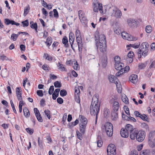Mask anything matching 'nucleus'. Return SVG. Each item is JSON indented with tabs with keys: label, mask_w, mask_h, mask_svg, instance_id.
I'll return each mask as SVG.
<instances>
[{
	"label": "nucleus",
	"mask_w": 155,
	"mask_h": 155,
	"mask_svg": "<svg viewBox=\"0 0 155 155\" xmlns=\"http://www.w3.org/2000/svg\"><path fill=\"white\" fill-rule=\"evenodd\" d=\"M98 96L96 95L93 97L90 107V114L91 115H96V123L97 117V115L100 110V104H98Z\"/></svg>",
	"instance_id": "obj_1"
},
{
	"label": "nucleus",
	"mask_w": 155,
	"mask_h": 155,
	"mask_svg": "<svg viewBox=\"0 0 155 155\" xmlns=\"http://www.w3.org/2000/svg\"><path fill=\"white\" fill-rule=\"evenodd\" d=\"M145 135V131L143 130H136L131 133L130 138L133 140L136 139L137 141L141 142L144 140Z\"/></svg>",
	"instance_id": "obj_2"
},
{
	"label": "nucleus",
	"mask_w": 155,
	"mask_h": 155,
	"mask_svg": "<svg viewBox=\"0 0 155 155\" xmlns=\"http://www.w3.org/2000/svg\"><path fill=\"white\" fill-rule=\"evenodd\" d=\"M149 46V45L147 42H143L138 50V54L141 55L142 52V55L144 57L146 56L147 55ZM140 56H141V55H140Z\"/></svg>",
	"instance_id": "obj_3"
},
{
	"label": "nucleus",
	"mask_w": 155,
	"mask_h": 155,
	"mask_svg": "<svg viewBox=\"0 0 155 155\" xmlns=\"http://www.w3.org/2000/svg\"><path fill=\"white\" fill-rule=\"evenodd\" d=\"M79 119L81 121L80 124V131L81 133L84 134L85 132L87 120V118L82 115L79 116Z\"/></svg>",
	"instance_id": "obj_4"
},
{
	"label": "nucleus",
	"mask_w": 155,
	"mask_h": 155,
	"mask_svg": "<svg viewBox=\"0 0 155 155\" xmlns=\"http://www.w3.org/2000/svg\"><path fill=\"white\" fill-rule=\"evenodd\" d=\"M95 40L96 41V44H102L106 41L105 36L103 34H101L99 35V32L96 31L95 34Z\"/></svg>",
	"instance_id": "obj_5"
},
{
	"label": "nucleus",
	"mask_w": 155,
	"mask_h": 155,
	"mask_svg": "<svg viewBox=\"0 0 155 155\" xmlns=\"http://www.w3.org/2000/svg\"><path fill=\"white\" fill-rule=\"evenodd\" d=\"M110 10L112 12L111 16L115 17L117 18H120L122 16V13L121 11L116 6H112L110 8Z\"/></svg>",
	"instance_id": "obj_6"
},
{
	"label": "nucleus",
	"mask_w": 155,
	"mask_h": 155,
	"mask_svg": "<svg viewBox=\"0 0 155 155\" xmlns=\"http://www.w3.org/2000/svg\"><path fill=\"white\" fill-rule=\"evenodd\" d=\"M107 135L110 137L112 136L113 134V126L109 122H107L104 125Z\"/></svg>",
	"instance_id": "obj_7"
},
{
	"label": "nucleus",
	"mask_w": 155,
	"mask_h": 155,
	"mask_svg": "<svg viewBox=\"0 0 155 155\" xmlns=\"http://www.w3.org/2000/svg\"><path fill=\"white\" fill-rule=\"evenodd\" d=\"M121 35L122 38L125 39L130 41H135L137 39V38L129 34L125 31L121 33Z\"/></svg>",
	"instance_id": "obj_8"
},
{
	"label": "nucleus",
	"mask_w": 155,
	"mask_h": 155,
	"mask_svg": "<svg viewBox=\"0 0 155 155\" xmlns=\"http://www.w3.org/2000/svg\"><path fill=\"white\" fill-rule=\"evenodd\" d=\"M128 25L131 28H136L139 25V22L136 19L129 18L127 20Z\"/></svg>",
	"instance_id": "obj_9"
},
{
	"label": "nucleus",
	"mask_w": 155,
	"mask_h": 155,
	"mask_svg": "<svg viewBox=\"0 0 155 155\" xmlns=\"http://www.w3.org/2000/svg\"><path fill=\"white\" fill-rule=\"evenodd\" d=\"M97 48L102 53H104L106 52L107 50V42L105 41L104 43H102V44H96Z\"/></svg>",
	"instance_id": "obj_10"
},
{
	"label": "nucleus",
	"mask_w": 155,
	"mask_h": 155,
	"mask_svg": "<svg viewBox=\"0 0 155 155\" xmlns=\"http://www.w3.org/2000/svg\"><path fill=\"white\" fill-rule=\"evenodd\" d=\"M108 79L110 82L112 83L115 84L116 85L117 88L118 87V79L114 75H110L108 76Z\"/></svg>",
	"instance_id": "obj_11"
},
{
	"label": "nucleus",
	"mask_w": 155,
	"mask_h": 155,
	"mask_svg": "<svg viewBox=\"0 0 155 155\" xmlns=\"http://www.w3.org/2000/svg\"><path fill=\"white\" fill-rule=\"evenodd\" d=\"M101 3H98V0H94L93 2V5H94L93 10L95 12H98L99 6Z\"/></svg>",
	"instance_id": "obj_12"
},
{
	"label": "nucleus",
	"mask_w": 155,
	"mask_h": 155,
	"mask_svg": "<svg viewBox=\"0 0 155 155\" xmlns=\"http://www.w3.org/2000/svg\"><path fill=\"white\" fill-rule=\"evenodd\" d=\"M127 132H129L130 136V138L131 133L136 130L133 128V127L132 125L130 124H127L125 126V129Z\"/></svg>",
	"instance_id": "obj_13"
},
{
	"label": "nucleus",
	"mask_w": 155,
	"mask_h": 155,
	"mask_svg": "<svg viewBox=\"0 0 155 155\" xmlns=\"http://www.w3.org/2000/svg\"><path fill=\"white\" fill-rule=\"evenodd\" d=\"M76 38L77 42L78 44L79 51H82V49L83 44L81 36L76 37Z\"/></svg>",
	"instance_id": "obj_14"
},
{
	"label": "nucleus",
	"mask_w": 155,
	"mask_h": 155,
	"mask_svg": "<svg viewBox=\"0 0 155 155\" xmlns=\"http://www.w3.org/2000/svg\"><path fill=\"white\" fill-rule=\"evenodd\" d=\"M124 66V64L121 62L115 63L114 65L115 68L117 70H123Z\"/></svg>",
	"instance_id": "obj_15"
},
{
	"label": "nucleus",
	"mask_w": 155,
	"mask_h": 155,
	"mask_svg": "<svg viewBox=\"0 0 155 155\" xmlns=\"http://www.w3.org/2000/svg\"><path fill=\"white\" fill-rule=\"evenodd\" d=\"M116 150L115 146L113 144H110L107 148V153L116 152Z\"/></svg>",
	"instance_id": "obj_16"
},
{
	"label": "nucleus",
	"mask_w": 155,
	"mask_h": 155,
	"mask_svg": "<svg viewBox=\"0 0 155 155\" xmlns=\"http://www.w3.org/2000/svg\"><path fill=\"white\" fill-rule=\"evenodd\" d=\"M134 55V53L132 51H130L128 53L126 58L127 61H128L129 63H131L133 61V57Z\"/></svg>",
	"instance_id": "obj_17"
},
{
	"label": "nucleus",
	"mask_w": 155,
	"mask_h": 155,
	"mask_svg": "<svg viewBox=\"0 0 155 155\" xmlns=\"http://www.w3.org/2000/svg\"><path fill=\"white\" fill-rule=\"evenodd\" d=\"M137 76L136 74H132L129 78V80L132 83L135 84L137 82Z\"/></svg>",
	"instance_id": "obj_18"
},
{
	"label": "nucleus",
	"mask_w": 155,
	"mask_h": 155,
	"mask_svg": "<svg viewBox=\"0 0 155 155\" xmlns=\"http://www.w3.org/2000/svg\"><path fill=\"white\" fill-rule=\"evenodd\" d=\"M120 134L122 137H127L129 135L128 132H127L124 128H122L120 131Z\"/></svg>",
	"instance_id": "obj_19"
},
{
	"label": "nucleus",
	"mask_w": 155,
	"mask_h": 155,
	"mask_svg": "<svg viewBox=\"0 0 155 155\" xmlns=\"http://www.w3.org/2000/svg\"><path fill=\"white\" fill-rule=\"evenodd\" d=\"M120 107L119 103L116 101H114L113 102V107L114 112L117 111Z\"/></svg>",
	"instance_id": "obj_20"
},
{
	"label": "nucleus",
	"mask_w": 155,
	"mask_h": 155,
	"mask_svg": "<svg viewBox=\"0 0 155 155\" xmlns=\"http://www.w3.org/2000/svg\"><path fill=\"white\" fill-rule=\"evenodd\" d=\"M60 91V89L57 88L55 89L54 93L52 94V98L53 100H55L56 98L58 96L59 93Z\"/></svg>",
	"instance_id": "obj_21"
},
{
	"label": "nucleus",
	"mask_w": 155,
	"mask_h": 155,
	"mask_svg": "<svg viewBox=\"0 0 155 155\" xmlns=\"http://www.w3.org/2000/svg\"><path fill=\"white\" fill-rule=\"evenodd\" d=\"M68 40L67 37L66 36H64L62 39V42L64 44L66 48H68L69 47V45L68 44Z\"/></svg>",
	"instance_id": "obj_22"
},
{
	"label": "nucleus",
	"mask_w": 155,
	"mask_h": 155,
	"mask_svg": "<svg viewBox=\"0 0 155 155\" xmlns=\"http://www.w3.org/2000/svg\"><path fill=\"white\" fill-rule=\"evenodd\" d=\"M97 146L98 147H101L102 146L103 144V142L101 137L98 135L97 137Z\"/></svg>",
	"instance_id": "obj_23"
},
{
	"label": "nucleus",
	"mask_w": 155,
	"mask_h": 155,
	"mask_svg": "<svg viewBox=\"0 0 155 155\" xmlns=\"http://www.w3.org/2000/svg\"><path fill=\"white\" fill-rule=\"evenodd\" d=\"M5 24L6 25H8L10 24L14 25V21L12 20H10L8 18H5L4 19Z\"/></svg>",
	"instance_id": "obj_24"
},
{
	"label": "nucleus",
	"mask_w": 155,
	"mask_h": 155,
	"mask_svg": "<svg viewBox=\"0 0 155 155\" xmlns=\"http://www.w3.org/2000/svg\"><path fill=\"white\" fill-rule=\"evenodd\" d=\"M23 110L24 115L26 117H28L29 116L30 114L29 111L28 109L27 108L25 107L23 108Z\"/></svg>",
	"instance_id": "obj_25"
},
{
	"label": "nucleus",
	"mask_w": 155,
	"mask_h": 155,
	"mask_svg": "<svg viewBox=\"0 0 155 155\" xmlns=\"http://www.w3.org/2000/svg\"><path fill=\"white\" fill-rule=\"evenodd\" d=\"M69 41L70 43H73L74 41V34L72 32H71L69 34Z\"/></svg>",
	"instance_id": "obj_26"
},
{
	"label": "nucleus",
	"mask_w": 155,
	"mask_h": 155,
	"mask_svg": "<svg viewBox=\"0 0 155 155\" xmlns=\"http://www.w3.org/2000/svg\"><path fill=\"white\" fill-rule=\"evenodd\" d=\"M58 69L60 70L61 71H67V69L64 67V65L61 64L59 62L58 63Z\"/></svg>",
	"instance_id": "obj_27"
},
{
	"label": "nucleus",
	"mask_w": 155,
	"mask_h": 155,
	"mask_svg": "<svg viewBox=\"0 0 155 155\" xmlns=\"http://www.w3.org/2000/svg\"><path fill=\"white\" fill-rule=\"evenodd\" d=\"M111 117L113 120H116L118 118V115L116 112H113L111 114Z\"/></svg>",
	"instance_id": "obj_28"
},
{
	"label": "nucleus",
	"mask_w": 155,
	"mask_h": 155,
	"mask_svg": "<svg viewBox=\"0 0 155 155\" xmlns=\"http://www.w3.org/2000/svg\"><path fill=\"white\" fill-rule=\"evenodd\" d=\"M140 45V43L139 42L137 44L135 43L133 44H130L129 45H127V46L132 47L134 48H139Z\"/></svg>",
	"instance_id": "obj_29"
},
{
	"label": "nucleus",
	"mask_w": 155,
	"mask_h": 155,
	"mask_svg": "<svg viewBox=\"0 0 155 155\" xmlns=\"http://www.w3.org/2000/svg\"><path fill=\"white\" fill-rule=\"evenodd\" d=\"M30 8L29 5H28L24 9V15L25 16L28 13Z\"/></svg>",
	"instance_id": "obj_30"
},
{
	"label": "nucleus",
	"mask_w": 155,
	"mask_h": 155,
	"mask_svg": "<svg viewBox=\"0 0 155 155\" xmlns=\"http://www.w3.org/2000/svg\"><path fill=\"white\" fill-rule=\"evenodd\" d=\"M73 63L74 64V65L73 66L74 69L76 70H78L79 69V67L77 61H74L72 62V64Z\"/></svg>",
	"instance_id": "obj_31"
},
{
	"label": "nucleus",
	"mask_w": 155,
	"mask_h": 155,
	"mask_svg": "<svg viewBox=\"0 0 155 155\" xmlns=\"http://www.w3.org/2000/svg\"><path fill=\"white\" fill-rule=\"evenodd\" d=\"M122 101L126 104H129V100L127 97L126 95L122 96Z\"/></svg>",
	"instance_id": "obj_32"
},
{
	"label": "nucleus",
	"mask_w": 155,
	"mask_h": 155,
	"mask_svg": "<svg viewBox=\"0 0 155 155\" xmlns=\"http://www.w3.org/2000/svg\"><path fill=\"white\" fill-rule=\"evenodd\" d=\"M150 152L149 150H145L142 151L140 155H150Z\"/></svg>",
	"instance_id": "obj_33"
},
{
	"label": "nucleus",
	"mask_w": 155,
	"mask_h": 155,
	"mask_svg": "<svg viewBox=\"0 0 155 155\" xmlns=\"http://www.w3.org/2000/svg\"><path fill=\"white\" fill-rule=\"evenodd\" d=\"M51 39V37H48L47 38L46 41L45 43L47 44L48 46H49L51 45L52 42Z\"/></svg>",
	"instance_id": "obj_34"
},
{
	"label": "nucleus",
	"mask_w": 155,
	"mask_h": 155,
	"mask_svg": "<svg viewBox=\"0 0 155 155\" xmlns=\"http://www.w3.org/2000/svg\"><path fill=\"white\" fill-rule=\"evenodd\" d=\"M1 75L3 78L6 77L8 75V73L6 70H2L1 71Z\"/></svg>",
	"instance_id": "obj_35"
},
{
	"label": "nucleus",
	"mask_w": 155,
	"mask_h": 155,
	"mask_svg": "<svg viewBox=\"0 0 155 155\" xmlns=\"http://www.w3.org/2000/svg\"><path fill=\"white\" fill-rule=\"evenodd\" d=\"M60 94L61 96L64 97L67 95V93L65 90L62 89L60 91Z\"/></svg>",
	"instance_id": "obj_36"
},
{
	"label": "nucleus",
	"mask_w": 155,
	"mask_h": 155,
	"mask_svg": "<svg viewBox=\"0 0 155 155\" xmlns=\"http://www.w3.org/2000/svg\"><path fill=\"white\" fill-rule=\"evenodd\" d=\"M140 118L142 120L147 121H148V119L147 116L144 114H143L140 115Z\"/></svg>",
	"instance_id": "obj_37"
},
{
	"label": "nucleus",
	"mask_w": 155,
	"mask_h": 155,
	"mask_svg": "<svg viewBox=\"0 0 155 155\" xmlns=\"http://www.w3.org/2000/svg\"><path fill=\"white\" fill-rule=\"evenodd\" d=\"M152 31V28L150 25H147L146 26V31L148 33H150Z\"/></svg>",
	"instance_id": "obj_38"
},
{
	"label": "nucleus",
	"mask_w": 155,
	"mask_h": 155,
	"mask_svg": "<svg viewBox=\"0 0 155 155\" xmlns=\"http://www.w3.org/2000/svg\"><path fill=\"white\" fill-rule=\"evenodd\" d=\"M147 64L146 63L139 64L138 65V68L140 69H142L146 67Z\"/></svg>",
	"instance_id": "obj_39"
},
{
	"label": "nucleus",
	"mask_w": 155,
	"mask_h": 155,
	"mask_svg": "<svg viewBox=\"0 0 155 155\" xmlns=\"http://www.w3.org/2000/svg\"><path fill=\"white\" fill-rule=\"evenodd\" d=\"M54 86L55 87H60L61 86V82L58 81H56L54 83Z\"/></svg>",
	"instance_id": "obj_40"
},
{
	"label": "nucleus",
	"mask_w": 155,
	"mask_h": 155,
	"mask_svg": "<svg viewBox=\"0 0 155 155\" xmlns=\"http://www.w3.org/2000/svg\"><path fill=\"white\" fill-rule=\"evenodd\" d=\"M78 120L76 119L75 121L72 122L69 124V127H71L76 125L78 123Z\"/></svg>",
	"instance_id": "obj_41"
},
{
	"label": "nucleus",
	"mask_w": 155,
	"mask_h": 155,
	"mask_svg": "<svg viewBox=\"0 0 155 155\" xmlns=\"http://www.w3.org/2000/svg\"><path fill=\"white\" fill-rule=\"evenodd\" d=\"M21 23L22 24L23 27H27L29 25L28 21V20H26L22 21L21 22Z\"/></svg>",
	"instance_id": "obj_42"
},
{
	"label": "nucleus",
	"mask_w": 155,
	"mask_h": 155,
	"mask_svg": "<svg viewBox=\"0 0 155 155\" xmlns=\"http://www.w3.org/2000/svg\"><path fill=\"white\" fill-rule=\"evenodd\" d=\"M54 90V87L53 85L51 86L49 88L48 91V94L50 95H51L52 94V93Z\"/></svg>",
	"instance_id": "obj_43"
},
{
	"label": "nucleus",
	"mask_w": 155,
	"mask_h": 155,
	"mask_svg": "<svg viewBox=\"0 0 155 155\" xmlns=\"http://www.w3.org/2000/svg\"><path fill=\"white\" fill-rule=\"evenodd\" d=\"M18 35L15 34H12L11 35V38L14 41L16 40L17 38L18 37Z\"/></svg>",
	"instance_id": "obj_44"
},
{
	"label": "nucleus",
	"mask_w": 155,
	"mask_h": 155,
	"mask_svg": "<svg viewBox=\"0 0 155 155\" xmlns=\"http://www.w3.org/2000/svg\"><path fill=\"white\" fill-rule=\"evenodd\" d=\"M26 130L28 133L31 135L34 132V130L33 129H31L30 128H26Z\"/></svg>",
	"instance_id": "obj_45"
},
{
	"label": "nucleus",
	"mask_w": 155,
	"mask_h": 155,
	"mask_svg": "<svg viewBox=\"0 0 155 155\" xmlns=\"http://www.w3.org/2000/svg\"><path fill=\"white\" fill-rule=\"evenodd\" d=\"M143 127L145 128L147 130L149 131V127L148 125L145 123H143L142 124Z\"/></svg>",
	"instance_id": "obj_46"
},
{
	"label": "nucleus",
	"mask_w": 155,
	"mask_h": 155,
	"mask_svg": "<svg viewBox=\"0 0 155 155\" xmlns=\"http://www.w3.org/2000/svg\"><path fill=\"white\" fill-rule=\"evenodd\" d=\"M80 90L78 87H75V95H79L80 94Z\"/></svg>",
	"instance_id": "obj_47"
},
{
	"label": "nucleus",
	"mask_w": 155,
	"mask_h": 155,
	"mask_svg": "<svg viewBox=\"0 0 155 155\" xmlns=\"http://www.w3.org/2000/svg\"><path fill=\"white\" fill-rule=\"evenodd\" d=\"M38 146L40 147L41 148H42L43 147V142L41 140L40 138L39 137L38 138Z\"/></svg>",
	"instance_id": "obj_48"
},
{
	"label": "nucleus",
	"mask_w": 155,
	"mask_h": 155,
	"mask_svg": "<svg viewBox=\"0 0 155 155\" xmlns=\"http://www.w3.org/2000/svg\"><path fill=\"white\" fill-rule=\"evenodd\" d=\"M102 64L104 68H105L106 67L107 64V61L106 59H104L102 60Z\"/></svg>",
	"instance_id": "obj_49"
},
{
	"label": "nucleus",
	"mask_w": 155,
	"mask_h": 155,
	"mask_svg": "<svg viewBox=\"0 0 155 155\" xmlns=\"http://www.w3.org/2000/svg\"><path fill=\"white\" fill-rule=\"evenodd\" d=\"M45 113V114L47 115L49 119H50V111L48 110H46L44 111Z\"/></svg>",
	"instance_id": "obj_50"
},
{
	"label": "nucleus",
	"mask_w": 155,
	"mask_h": 155,
	"mask_svg": "<svg viewBox=\"0 0 155 155\" xmlns=\"http://www.w3.org/2000/svg\"><path fill=\"white\" fill-rule=\"evenodd\" d=\"M74 97L75 101L77 103L80 104V101L79 95H75L74 96Z\"/></svg>",
	"instance_id": "obj_51"
},
{
	"label": "nucleus",
	"mask_w": 155,
	"mask_h": 155,
	"mask_svg": "<svg viewBox=\"0 0 155 155\" xmlns=\"http://www.w3.org/2000/svg\"><path fill=\"white\" fill-rule=\"evenodd\" d=\"M36 117L37 118L38 120L40 122H42L43 121L42 119V117L40 115V114L39 115H36Z\"/></svg>",
	"instance_id": "obj_52"
},
{
	"label": "nucleus",
	"mask_w": 155,
	"mask_h": 155,
	"mask_svg": "<svg viewBox=\"0 0 155 155\" xmlns=\"http://www.w3.org/2000/svg\"><path fill=\"white\" fill-rule=\"evenodd\" d=\"M120 58L118 56H115L114 58L115 63L120 62Z\"/></svg>",
	"instance_id": "obj_53"
},
{
	"label": "nucleus",
	"mask_w": 155,
	"mask_h": 155,
	"mask_svg": "<svg viewBox=\"0 0 155 155\" xmlns=\"http://www.w3.org/2000/svg\"><path fill=\"white\" fill-rule=\"evenodd\" d=\"M81 22L82 23H85L87 22V19L85 16H83L82 17L79 18Z\"/></svg>",
	"instance_id": "obj_54"
},
{
	"label": "nucleus",
	"mask_w": 155,
	"mask_h": 155,
	"mask_svg": "<svg viewBox=\"0 0 155 155\" xmlns=\"http://www.w3.org/2000/svg\"><path fill=\"white\" fill-rule=\"evenodd\" d=\"M76 134L78 138L80 140H81L82 139V134H81L78 131H76Z\"/></svg>",
	"instance_id": "obj_55"
},
{
	"label": "nucleus",
	"mask_w": 155,
	"mask_h": 155,
	"mask_svg": "<svg viewBox=\"0 0 155 155\" xmlns=\"http://www.w3.org/2000/svg\"><path fill=\"white\" fill-rule=\"evenodd\" d=\"M78 16L79 18H80L83 16H84V14L82 11L80 10L78 12Z\"/></svg>",
	"instance_id": "obj_56"
},
{
	"label": "nucleus",
	"mask_w": 155,
	"mask_h": 155,
	"mask_svg": "<svg viewBox=\"0 0 155 155\" xmlns=\"http://www.w3.org/2000/svg\"><path fill=\"white\" fill-rule=\"evenodd\" d=\"M16 94L17 96L18 100H22V97L21 96V93L20 92H19V93H16Z\"/></svg>",
	"instance_id": "obj_57"
},
{
	"label": "nucleus",
	"mask_w": 155,
	"mask_h": 155,
	"mask_svg": "<svg viewBox=\"0 0 155 155\" xmlns=\"http://www.w3.org/2000/svg\"><path fill=\"white\" fill-rule=\"evenodd\" d=\"M57 101L58 104H61L63 102V99L61 97H58L57 99Z\"/></svg>",
	"instance_id": "obj_58"
},
{
	"label": "nucleus",
	"mask_w": 155,
	"mask_h": 155,
	"mask_svg": "<svg viewBox=\"0 0 155 155\" xmlns=\"http://www.w3.org/2000/svg\"><path fill=\"white\" fill-rule=\"evenodd\" d=\"M54 12V16L55 17L58 18V14L56 9H54L53 10Z\"/></svg>",
	"instance_id": "obj_59"
},
{
	"label": "nucleus",
	"mask_w": 155,
	"mask_h": 155,
	"mask_svg": "<svg viewBox=\"0 0 155 155\" xmlns=\"http://www.w3.org/2000/svg\"><path fill=\"white\" fill-rule=\"evenodd\" d=\"M37 95L40 97H42L43 95L42 91V90H38L37 91Z\"/></svg>",
	"instance_id": "obj_60"
},
{
	"label": "nucleus",
	"mask_w": 155,
	"mask_h": 155,
	"mask_svg": "<svg viewBox=\"0 0 155 155\" xmlns=\"http://www.w3.org/2000/svg\"><path fill=\"white\" fill-rule=\"evenodd\" d=\"M119 71L117 72L116 74V76L117 77H119L120 75L124 73L123 70H119Z\"/></svg>",
	"instance_id": "obj_61"
},
{
	"label": "nucleus",
	"mask_w": 155,
	"mask_h": 155,
	"mask_svg": "<svg viewBox=\"0 0 155 155\" xmlns=\"http://www.w3.org/2000/svg\"><path fill=\"white\" fill-rule=\"evenodd\" d=\"M130 70V67L128 66H126L124 68H123V72L124 73L127 72Z\"/></svg>",
	"instance_id": "obj_62"
},
{
	"label": "nucleus",
	"mask_w": 155,
	"mask_h": 155,
	"mask_svg": "<svg viewBox=\"0 0 155 155\" xmlns=\"http://www.w3.org/2000/svg\"><path fill=\"white\" fill-rule=\"evenodd\" d=\"M30 27L32 29H36V28H37V23L35 22L34 24L31 25H30Z\"/></svg>",
	"instance_id": "obj_63"
},
{
	"label": "nucleus",
	"mask_w": 155,
	"mask_h": 155,
	"mask_svg": "<svg viewBox=\"0 0 155 155\" xmlns=\"http://www.w3.org/2000/svg\"><path fill=\"white\" fill-rule=\"evenodd\" d=\"M76 37L81 36V32L79 30H77L75 31Z\"/></svg>",
	"instance_id": "obj_64"
}]
</instances>
